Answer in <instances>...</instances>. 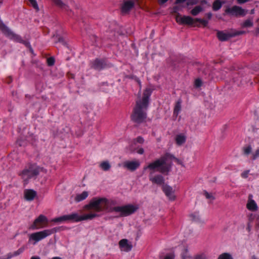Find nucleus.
Here are the masks:
<instances>
[{
	"instance_id": "9b49d317",
	"label": "nucleus",
	"mask_w": 259,
	"mask_h": 259,
	"mask_svg": "<svg viewBox=\"0 0 259 259\" xmlns=\"http://www.w3.org/2000/svg\"><path fill=\"white\" fill-rule=\"evenodd\" d=\"M152 94V90L150 88H146L143 93V96L141 100L137 101V102H140L145 107L148 106L150 97Z\"/></svg>"
},
{
	"instance_id": "3c124183",
	"label": "nucleus",
	"mask_w": 259,
	"mask_h": 259,
	"mask_svg": "<svg viewBox=\"0 0 259 259\" xmlns=\"http://www.w3.org/2000/svg\"><path fill=\"white\" fill-rule=\"evenodd\" d=\"M179 9L178 6H175L173 8V11L174 13H177V12L179 11Z\"/></svg>"
},
{
	"instance_id": "f8f14e48",
	"label": "nucleus",
	"mask_w": 259,
	"mask_h": 259,
	"mask_svg": "<svg viewBox=\"0 0 259 259\" xmlns=\"http://www.w3.org/2000/svg\"><path fill=\"white\" fill-rule=\"evenodd\" d=\"M153 172L151 171L149 175V180L154 184L161 185L164 183V177L161 175H156L152 176Z\"/></svg>"
},
{
	"instance_id": "603ef678",
	"label": "nucleus",
	"mask_w": 259,
	"mask_h": 259,
	"mask_svg": "<svg viewBox=\"0 0 259 259\" xmlns=\"http://www.w3.org/2000/svg\"><path fill=\"white\" fill-rule=\"evenodd\" d=\"M167 1L168 0H159V2L160 4H163Z\"/></svg>"
},
{
	"instance_id": "a211bd4d",
	"label": "nucleus",
	"mask_w": 259,
	"mask_h": 259,
	"mask_svg": "<svg viewBox=\"0 0 259 259\" xmlns=\"http://www.w3.org/2000/svg\"><path fill=\"white\" fill-rule=\"evenodd\" d=\"M252 195L250 194L248 196V202L247 204V208L251 211H255L257 209V206L255 201L252 199Z\"/></svg>"
},
{
	"instance_id": "e433bc0d",
	"label": "nucleus",
	"mask_w": 259,
	"mask_h": 259,
	"mask_svg": "<svg viewBox=\"0 0 259 259\" xmlns=\"http://www.w3.org/2000/svg\"><path fill=\"white\" fill-rule=\"evenodd\" d=\"M47 64L49 66L54 65L55 64V59L53 57H50L48 58Z\"/></svg>"
},
{
	"instance_id": "58836bf2",
	"label": "nucleus",
	"mask_w": 259,
	"mask_h": 259,
	"mask_svg": "<svg viewBox=\"0 0 259 259\" xmlns=\"http://www.w3.org/2000/svg\"><path fill=\"white\" fill-rule=\"evenodd\" d=\"M251 147L250 146H248L244 148V153L246 155L250 154L251 152Z\"/></svg>"
},
{
	"instance_id": "4be33fe9",
	"label": "nucleus",
	"mask_w": 259,
	"mask_h": 259,
	"mask_svg": "<svg viewBox=\"0 0 259 259\" xmlns=\"http://www.w3.org/2000/svg\"><path fill=\"white\" fill-rule=\"evenodd\" d=\"M25 248L21 247L19 248L17 250L14 251L13 253H9L7 254V258L10 259L14 256H16L22 253L24 251Z\"/></svg>"
},
{
	"instance_id": "09e8293b",
	"label": "nucleus",
	"mask_w": 259,
	"mask_h": 259,
	"mask_svg": "<svg viewBox=\"0 0 259 259\" xmlns=\"http://www.w3.org/2000/svg\"><path fill=\"white\" fill-rule=\"evenodd\" d=\"M186 1L187 0H176L175 3L176 4H179L183 3L185 2H186Z\"/></svg>"
},
{
	"instance_id": "de8ad7c7",
	"label": "nucleus",
	"mask_w": 259,
	"mask_h": 259,
	"mask_svg": "<svg viewBox=\"0 0 259 259\" xmlns=\"http://www.w3.org/2000/svg\"><path fill=\"white\" fill-rule=\"evenodd\" d=\"M12 81V78L11 76H9L6 79V82L10 84Z\"/></svg>"
},
{
	"instance_id": "0eeeda50",
	"label": "nucleus",
	"mask_w": 259,
	"mask_h": 259,
	"mask_svg": "<svg viewBox=\"0 0 259 259\" xmlns=\"http://www.w3.org/2000/svg\"><path fill=\"white\" fill-rule=\"evenodd\" d=\"M55 232V229L53 228L52 229L44 230L41 231L33 233L29 236V242H31V241H33L32 244L33 245H35L37 242L46 238Z\"/></svg>"
},
{
	"instance_id": "f257e3e1",
	"label": "nucleus",
	"mask_w": 259,
	"mask_h": 259,
	"mask_svg": "<svg viewBox=\"0 0 259 259\" xmlns=\"http://www.w3.org/2000/svg\"><path fill=\"white\" fill-rule=\"evenodd\" d=\"M116 202L113 200H109L106 198H93L88 204L85 205L84 208L87 210L93 209L95 212H100L106 211L108 212L113 211L120 212V217H126L134 213L137 207L132 204H127L121 206L112 207L115 205Z\"/></svg>"
},
{
	"instance_id": "c85d7f7f",
	"label": "nucleus",
	"mask_w": 259,
	"mask_h": 259,
	"mask_svg": "<svg viewBox=\"0 0 259 259\" xmlns=\"http://www.w3.org/2000/svg\"><path fill=\"white\" fill-rule=\"evenodd\" d=\"M53 38H54V41L56 43L61 42L64 46L66 45V44L65 41H64L63 38L62 37L60 36V35H54L53 36Z\"/></svg>"
},
{
	"instance_id": "79ce46f5",
	"label": "nucleus",
	"mask_w": 259,
	"mask_h": 259,
	"mask_svg": "<svg viewBox=\"0 0 259 259\" xmlns=\"http://www.w3.org/2000/svg\"><path fill=\"white\" fill-rule=\"evenodd\" d=\"M163 259H175V255L174 253H170L166 255Z\"/></svg>"
},
{
	"instance_id": "f3484780",
	"label": "nucleus",
	"mask_w": 259,
	"mask_h": 259,
	"mask_svg": "<svg viewBox=\"0 0 259 259\" xmlns=\"http://www.w3.org/2000/svg\"><path fill=\"white\" fill-rule=\"evenodd\" d=\"M36 196V192L32 189H27L24 191V198L28 201H32Z\"/></svg>"
},
{
	"instance_id": "6e6552de",
	"label": "nucleus",
	"mask_w": 259,
	"mask_h": 259,
	"mask_svg": "<svg viewBox=\"0 0 259 259\" xmlns=\"http://www.w3.org/2000/svg\"><path fill=\"white\" fill-rule=\"evenodd\" d=\"M90 66L91 68L97 71H101L111 66L106 59L99 58L91 61Z\"/></svg>"
},
{
	"instance_id": "5fc2aeb1",
	"label": "nucleus",
	"mask_w": 259,
	"mask_h": 259,
	"mask_svg": "<svg viewBox=\"0 0 259 259\" xmlns=\"http://www.w3.org/2000/svg\"><path fill=\"white\" fill-rule=\"evenodd\" d=\"M246 229H247L248 231H250V226H249V225H248V226H247V227Z\"/></svg>"
},
{
	"instance_id": "39448f33",
	"label": "nucleus",
	"mask_w": 259,
	"mask_h": 259,
	"mask_svg": "<svg viewBox=\"0 0 259 259\" xmlns=\"http://www.w3.org/2000/svg\"><path fill=\"white\" fill-rule=\"evenodd\" d=\"M176 21L180 24L193 25L197 27H200V24L203 27H206L208 24V21L205 19L200 18L193 19L190 16H181L179 14L176 17Z\"/></svg>"
},
{
	"instance_id": "c756f323",
	"label": "nucleus",
	"mask_w": 259,
	"mask_h": 259,
	"mask_svg": "<svg viewBox=\"0 0 259 259\" xmlns=\"http://www.w3.org/2000/svg\"><path fill=\"white\" fill-rule=\"evenodd\" d=\"M182 259H189L190 258V256L188 253V249L185 248L183 249L181 253Z\"/></svg>"
},
{
	"instance_id": "423d86ee",
	"label": "nucleus",
	"mask_w": 259,
	"mask_h": 259,
	"mask_svg": "<svg viewBox=\"0 0 259 259\" xmlns=\"http://www.w3.org/2000/svg\"><path fill=\"white\" fill-rule=\"evenodd\" d=\"M144 169H149L153 173L155 170L161 174H167L169 171V167L166 164L165 159L161 158L150 163Z\"/></svg>"
},
{
	"instance_id": "ddd939ff",
	"label": "nucleus",
	"mask_w": 259,
	"mask_h": 259,
	"mask_svg": "<svg viewBox=\"0 0 259 259\" xmlns=\"http://www.w3.org/2000/svg\"><path fill=\"white\" fill-rule=\"evenodd\" d=\"M140 163L138 161H126L123 164V167L133 171L136 170L140 166Z\"/></svg>"
},
{
	"instance_id": "c03bdc74",
	"label": "nucleus",
	"mask_w": 259,
	"mask_h": 259,
	"mask_svg": "<svg viewBox=\"0 0 259 259\" xmlns=\"http://www.w3.org/2000/svg\"><path fill=\"white\" fill-rule=\"evenodd\" d=\"M197 3V0H189L187 2V6L193 5L196 4Z\"/></svg>"
},
{
	"instance_id": "6ab92c4d",
	"label": "nucleus",
	"mask_w": 259,
	"mask_h": 259,
	"mask_svg": "<svg viewBox=\"0 0 259 259\" xmlns=\"http://www.w3.org/2000/svg\"><path fill=\"white\" fill-rule=\"evenodd\" d=\"M190 217L191 218L192 221L197 223L202 224L205 223L204 221L201 219V218L200 217L198 212H194V213L191 214Z\"/></svg>"
},
{
	"instance_id": "cd10ccee",
	"label": "nucleus",
	"mask_w": 259,
	"mask_h": 259,
	"mask_svg": "<svg viewBox=\"0 0 259 259\" xmlns=\"http://www.w3.org/2000/svg\"><path fill=\"white\" fill-rule=\"evenodd\" d=\"M100 166L104 171H108L111 167L110 163L107 161H103L101 163Z\"/></svg>"
},
{
	"instance_id": "7c9ffc66",
	"label": "nucleus",
	"mask_w": 259,
	"mask_h": 259,
	"mask_svg": "<svg viewBox=\"0 0 259 259\" xmlns=\"http://www.w3.org/2000/svg\"><path fill=\"white\" fill-rule=\"evenodd\" d=\"M218 259H233V258L230 253H223L219 256Z\"/></svg>"
},
{
	"instance_id": "8fccbe9b",
	"label": "nucleus",
	"mask_w": 259,
	"mask_h": 259,
	"mask_svg": "<svg viewBox=\"0 0 259 259\" xmlns=\"http://www.w3.org/2000/svg\"><path fill=\"white\" fill-rule=\"evenodd\" d=\"M144 150L143 148H141L137 151L138 154H143L144 153Z\"/></svg>"
},
{
	"instance_id": "7ed1b4c3",
	"label": "nucleus",
	"mask_w": 259,
	"mask_h": 259,
	"mask_svg": "<svg viewBox=\"0 0 259 259\" xmlns=\"http://www.w3.org/2000/svg\"><path fill=\"white\" fill-rule=\"evenodd\" d=\"M97 216L98 215L95 213H90L82 215H79L77 213H73L70 214L64 215L60 217L55 218L53 221L56 223L67 221L78 222L83 220H92Z\"/></svg>"
},
{
	"instance_id": "6e6d98bb",
	"label": "nucleus",
	"mask_w": 259,
	"mask_h": 259,
	"mask_svg": "<svg viewBox=\"0 0 259 259\" xmlns=\"http://www.w3.org/2000/svg\"><path fill=\"white\" fill-rule=\"evenodd\" d=\"M256 33L259 34V28H257L256 30Z\"/></svg>"
},
{
	"instance_id": "393cba45",
	"label": "nucleus",
	"mask_w": 259,
	"mask_h": 259,
	"mask_svg": "<svg viewBox=\"0 0 259 259\" xmlns=\"http://www.w3.org/2000/svg\"><path fill=\"white\" fill-rule=\"evenodd\" d=\"M181 109V100H178L175 106L174 110V115L177 116Z\"/></svg>"
},
{
	"instance_id": "a19ab883",
	"label": "nucleus",
	"mask_w": 259,
	"mask_h": 259,
	"mask_svg": "<svg viewBox=\"0 0 259 259\" xmlns=\"http://www.w3.org/2000/svg\"><path fill=\"white\" fill-rule=\"evenodd\" d=\"M204 195L207 199H214V197L211 194L208 193L207 191L204 192Z\"/></svg>"
},
{
	"instance_id": "412c9836",
	"label": "nucleus",
	"mask_w": 259,
	"mask_h": 259,
	"mask_svg": "<svg viewBox=\"0 0 259 259\" xmlns=\"http://www.w3.org/2000/svg\"><path fill=\"white\" fill-rule=\"evenodd\" d=\"M89 195L87 191H83L81 194H77L75 198V200L76 202H80L85 199Z\"/></svg>"
},
{
	"instance_id": "1a4fd4ad",
	"label": "nucleus",
	"mask_w": 259,
	"mask_h": 259,
	"mask_svg": "<svg viewBox=\"0 0 259 259\" xmlns=\"http://www.w3.org/2000/svg\"><path fill=\"white\" fill-rule=\"evenodd\" d=\"M48 224V220L47 218L43 214H40L35 219L33 224L30 226L29 229L31 230L40 229L47 227Z\"/></svg>"
},
{
	"instance_id": "ea45409f",
	"label": "nucleus",
	"mask_w": 259,
	"mask_h": 259,
	"mask_svg": "<svg viewBox=\"0 0 259 259\" xmlns=\"http://www.w3.org/2000/svg\"><path fill=\"white\" fill-rule=\"evenodd\" d=\"M259 157V147L256 150V151L252 154V158L253 160L256 159L257 158Z\"/></svg>"
},
{
	"instance_id": "4c0bfd02",
	"label": "nucleus",
	"mask_w": 259,
	"mask_h": 259,
	"mask_svg": "<svg viewBox=\"0 0 259 259\" xmlns=\"http://www.w3.org/2000/svg\"><path fill=\"white\" fill-rule=\"evenodd\" d=\"M202 84L201 80L199 78H197L195 80L194 85L195 88H200Z\"/></svg>"
},
{
	"instance_id": "49530a36",
	"label": "nucleus",
	"mask_w": 259,
	"mask_h": 259,
	"mask_svg": "<svg viewBox=\"0 0 259 259\" xmlns=\"http://www.w3.org/2000/svg\"><path fill=\"white\" fill-rule=\"evenodd\" d=\"M212 13H210V12H209V13H207L205 14V16L206 17V18L208 19V20H210L211 19V17H212Z\"/></svg>"
},
{
	"instance_id": "f704fd0d",
	"label": "nucleus",
	"mask_w": 259,
	"mask_h": 259,
	"mask_svg": "<svg viewBox=\"0 0 259 259\" xmlns=\"http://www.w3.org/2000/svg\"><path fill=\"white\" fill-rule=\"evenodd\" d=\"M31 4L34 9L38 11L39 10L38 6L36 0H28Z\"/></svg>"
},
{
	"instance_id": "a18cd8bd",
	"label": "nucleus",
	"mask_w": 259,
	"mask_h": 259,
	"mask_svg": "<svg viewBox=\"0 0 259 259\" xmlns=\"http://www.w3.org/2000/svg\"><path fill=\"white\" fill-rule=\"evenodd\" d=\"M248 170L244 171V172H243L241 174V177L243 178H246L248 177Z\"/></svg>"
},
{
	"instance_id": "20e7f679",
	"label": "nucleus",
	"mask_w": 259,
	"mask_h": 259,
	"mask_svg": "<svg viewBox=\"0 0 259 259\" xmlns=\"http://www.w3.org/2000/svg\"><path fill=\"white\" fill-rule=\"evenodd\" d=\"M148 106L145 107L143 104L140 102H136V106L131 115L132 120L137 123L143 122L147 118L146 110Z\"/></svg>"
},
{
	"instance_id": "5701e85b",
	"label": "nucleus",
	"mask_w": 259,
	"mask_h": 259,
	"mask_svg": "<svg viewBox=\"0 0 259 259\" xmlns=\"http://www.w3.org/2000/svg\"><path fill=\"white\" fill-rule=\"evenodd\" d=\"M186 137L182 134L178 135L176 137V142L178 145H182L186 142Z\"/></svg>"
},
{
	"instance_id": "a878e982",
	"label": "nucleus",
	"mask_w": 259,
	"mask_h": 259,
	"mask_svg": "<svg viewBox=\"0 0 259 259\" xmlns=\"http://www.w3.org/2000/svg\"><path fill=\"white\" fill-rule=\"evenodd\" d=\"M223 3L220 0L215 1L212 4V9L214 11H218L222 7Z\"/></svg>"
},
{
	"instance_id": "473e14b6",
	"label": "nucleus",
	"mask_w": 259,
	"mask_h": 259,
	"mask_svg": "<svg viewBox=\"0 0 259 259\" xmlns=\"http://www.w3.org/2000/svg\"><path fill=\"white\" fill-rule=\"evenodd\" d=\"M253 25L252 22L250 20H245L242 25L243 27H249Z\"/></svg>"
},
{
	"instance_id": "37998d69",
	"label": "nucleus",
	"mask_w": 259,
	"mask_h": 259,
	"mask_svg": "<svg viewBox=\"0 0 259 259\" xmlns=\"http://www.w3.org/2000/svg\"><path fill=\"white\" fill-rule=\"evenodd\" d=\"M135 141L137 142V143H140V144H142L144 143V139H143V137H141V136H139L136 139H135Z\"/></svg>"
},
{
	"instance_id": "4468645a",
	"label": "nucleus",
	"mask_w": 259,
	"mask_h": 259,
	"mask_svg": "<svg viewBox=\"0 0 259 259\" xmlns=\"http://www.w3.org/2000/svg\"><path fill=\"white\" fill-rule=\"evenodd\" d=\"M217 36L219 40L225 41L232 37V33H225L223 31H218Z\"/></svg>"
},
{
	"instance_id": "2eb2a0df",
	"label": "nucleus",
	"mask_w": 259,
	"mask_h": 259,
	"mask_svg": "<svg viewBox=\"0 0 259 259\" xmlns=\"http://www.w3.org/2000/svg\"><path fill=\"white\" fill-rule=\"evenodd\" d=\"M162 190L169 199L171 200L175 199V196L172 187L167 185H163L162 187Z\"/></svg>"
},
{
	"instance_id": "dca6fc26",
	"label": "nucleus",
	"mask_w": 259,
	"mask_h": 259,
	"mask_svg": "<svg viewBox=\"0 0 259 259\" xmlns=\"http://www.w3.org/2000/svg\"><path fill=\"white\" fill-rule=\"evenodd\" d=\"M134 6V3L133 1H126L124 2L122 7L121 11L122 13L128 12Z\"/></svg>"
},
{
	"instance_id": "4d7b16f0",
	"label": "nucleus",
	"mask_w": 259,
	"mask_h": 259,
	"mask_svg": "<svg viewBox=\"0 0 259 259\" xmlns=\"http://www.w3.org/2000/svg\"><path fill=\"white\" fill-rule=\"evenodd\" d=\"M253 259H257L256 257H254Z\"/></svg>"
},
{
	"instance_id": "864d4df0",
	"label": "nucleus",
	"mask_w": 259,
	"mask_h": 259,
	"mask_svg": "<svg viewBox=\"0 0 259 259\" xmlns=\"http://www.w3.org/2000/svg\"><path fill=\"white\" fill-rule=\"evenodd\" d=\"M30 259H40V258L37 256H33L30 258Z\"/></svg>"
},
{
	"instance_id": "aec40b11",
	"label": "nucleus",
	"mask_w": 259,
	"mask_h": 259,
	"mask_svg": "<svg viewBox=\"0 0 259 259\" xmlns=\"http://www.w3.org/2000/svg\"><path fill=\"white\" fill-rule=\"evenodd\" d=\"M53 2L55 4V5L62 9V10L65 11H68L69 8L67 5L64 4L61 0H52Z\"/></svg>"
},
{
	"instance_id": "bb28decb",
	"label": "nucleus",
	"mask_w": 259,
	"mask_h": 259,
	"mask_svg": "<svg viewBox=\"0 0 259 259\" xmlns=\"http://www.w3.org/2000/svg\"><path fill=\"white\" fill-rule=\"evenodd\" d=\"M203 10V8L201 6H197L194 8L191 11V14L193 16H197L199 13L202 12Z\"/></svg>"
},
{
	"instance_id": "f03ea898",
	"label": "nucleus",
	"mask_w": 259,
	"mask_h": 259,
	"mask_svg": "<svg viewBox=\"0 0 259 259\" xmlns=\"http://www.w3.org/2000/svg\"><path fill=\"white\" fill-rule=\"evenodd\" d=\"M42 169V167L36 164L30 163L25 166L19 175L24 181L27 183L29 179H36Z\"/></svg>"
},
{
	"instance_id": "9d476101",
	"label": "nucleus",
	"mask_w": 259,
	"mask_h": 259,
	"mask_svg": "<svg viewBox=\"0 0 259 259\" xmlns=\"http://www.w3.org/2000/svg\"><path fill=\"white\" fill-rule=\"evenodd\" d=\"M225 13L236 17L244 16L246 14L245 10L238 6H234L232 8H227Z\"/></svg>"
},
{
	"instance_id": "c9c22d12",
	"label": "nucleus",
	"mask_w": 259,
	"mask_h": 259,
	"mask_svg": "<svg viewBox=\"0 0 259 259\" xmlns=\"http://www.w3.org/2000/svg\"><path fill=\"white\" fill-rule=\"evenodd\" d=\"M194 259H207V256L204 253L197 254L195 256Z\"/></svg>"
},
{
	"instance_id": "72a5a7b5",
	"label": "nucleus",
	"mask_w": 259,
	"mask_h": 259,
	"mask_svg": "<svg viewBox=\"0 0 259 259\" xmlns=\"http://www.w3.org/2000/svg\"><path fill=\"white\" fill-rule=\"evenodd\" d=\"M245 33H246V31H243V30H236V31H234V32H232V37L236 36L242 35V34H245Z\"/></svg>"
},
{
	"instance_id": "2f4dec72",
	"label": "nucleus",
	"mask_w": 259,
	"mask_h": 259,
	"mask_svg": "<svg viewBox=\"0 0 259 259\" xmlns=\"http://www.w3.org/2000/svg\"><path fill=\"white\" fill-rule=\"evenodd\" d=\"M20 43L23 44L26 47L28 48L30 51H32L31 46L28 40H23L22 38V41H21Z\"/></svg>"
},
{
	"instance_id": "b1692460",
	"label": "nucleus",
	"mask_w": 259,
	"mask_h": 259,
	"mask_svg": "<svg viewBox=\"0 0 259 259\" xmlns=\"http://www.w3.org/2000/svg\"><path fill=\"white\" fill-rule=\"evenodd\" d=\"M119 245L121 247H126L128 250L132 249V245L128 243V241L126 239H121L119 242Z\"/></svg>"
}]
</instances>
